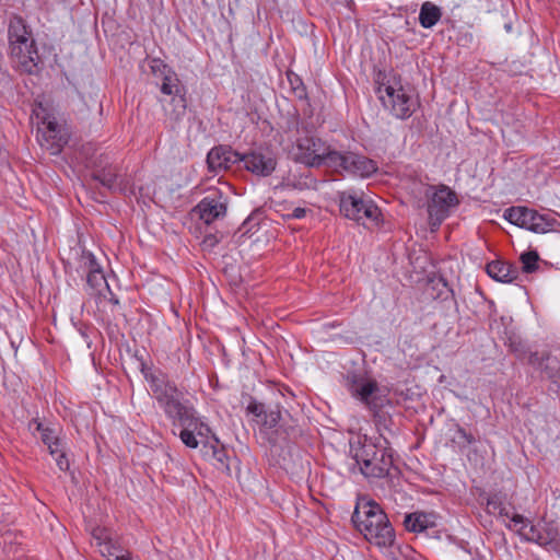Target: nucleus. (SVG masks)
I'll return each instance as SVG.
<instances>
[{"mask_svg": "<svg viewBox=\"0 0 560 560\" xmlns=\"http://www.w3.org/2000/svg\"><path fill=\"white\" fill-rule=\"evenodd\" d=\"M377 93L383 106L398 119L409 118L419 105L417 95L399 81L380 85Z\"/></svg>", "mask_w": 560, "mask_h": 560, "instance_id": "5", "label": "nucleus"}, {"mask_svg": "<svg viewBox=\"0 0 560 560\" xmlns=\"http://www.w3.org/2000/svg\"><path fill=\"white\" fill-rule=\"evenodd\" d=\"M523 264V271L526 273H532L538 268L539 256L536 250L525 252L520 257Z\"/></svg>", "mask_w": 560, "mask_h": 560, "instance_id": "31", "label": "nucleus"}, {"mask_svg": "<svg viewBox=\"0 0 560 560\" xmlns=\"http://www.w3.org/2000/svg\"><path fill=\"white\" fill-rule=\"evenodd\" d=\"M203 455L219 463L221 467L229 469V456L225 447L220 443L215 434L211 433L209 440L201 441Z\"/></svg>", "mask_w": 560, "mask_h": 560, "instance_id": "22", "label": "nucleus"}, {"mask_svg": "<svg viewBox=\"0 0 560 560\" xmlns=\"http://www.w3.org/2000/svg\"><path fill=\"white\" fill-rule=\"evenodd\" d=\"M329 160L331 161L330 168L355 176L369 177L377 170L374 161L353 152H340L335 150V153L329 156Z\"/></svg>", "mask_w": 560, "mask_h": 560, "instance_id": "13", "label": "nucleus"}, {"mask_svg": "<svg viewBox=\"0 0 560 560\" xmlns=\"http://www.w3.org/2000/svg\"><path fill=\"white\" fill-rule=\"evenodd\" d=\"M154 63L155 65L152 66L153 72L162 75V83L160 86L161 92L165 95L172 96L171 105L173 108L171 110L165 108V112L171 119L178 120L186 113L187 104L184 88L180 85L177 74L167 65L160 60H154Z\"/></svg>", "mask_w": 560, "mask_h": 560, "instance_id": "7", "label": "nucleus"}, {"mask_svg": "<svg viewBox=\"0 0 560 560\" xmlns=\"http://www.w3.org/2000/svg\"><path fill=\"white\" fill-rule=\"evenodd\" d=\"M247 171L259 176H269L276 168L277 162L271 156H266L260 152H249L242 154V161Z\"/></svg>", "mask_w": 560, "mask_h": 560, "instance_id": "16", "label": "nucleus"}, {"mask_svg": "<svg viewBox=\"0 0 560 560\" xmlns=\"http://www.w3.org/2000/svg\"><path fill=\"white\" fill-rule=\"evenodd\" d=\"M456 194L447 186L441 185L428 200V221L432 232L436 231L450 215L451 209L458 205Z\"/></svg>", "mask_w": 560, "mask_h": 560, "instance_id": "12", "label": "nucleus"}, {"mask_svg": "<svg viewBox=\"0 0 560 560\" xmlns=\"http://www.w3.org/2000/svg\"><path fill=\"white\" fill-rule=\"evenodd\" d=\"M452 441L456 443L460 450H463L474 444L476 442V439L472 434L468 433L463 427L457 424L455 429V436L453 438Z\"/></svg>", "mask_w": 560, "mask_h": 560, "instance_id": "30", "label": "nucleus"}, {"mask_svg": "<svg viewBox=\"0 0 560 560\" xmlns=\"http://www.w3.org/2000/svg\"><path fill=\"white\" fill-rule=\"evenodd\" d=\"M91 177L110 191H121L124 189L121 187V180L119 179L118 170L114 165L95 167L91 173Z\"/></svg>", "mask_w": 560, "mask_h": 560, "instance_id": "21", "label": "nucleus"}, {"mask_svg": "<svg viewBox=\"0 0 560 560\" xmlns=\"http://www.w3.org/2000/svg\"><path fill=\"white\" fill-rule=\"evenodd\" d=\"M116 560H131L130 553L125 552L116 556Z\"/></svg>", "mask_w": 560, "mask_h": 560, "instance_id": "40", "label": "nucleus"}, {"mask_svg": "<svg viewBox=\"0 0 560 560\" xmlns=\"http://www.w3.org/2000/svg\"><path fill=\"white\" fill-rule=\"evenodd\" d=\"M307 213V210L302 207H296L292 210V212L288 215L291 219H303Z\"/></svg>", "mask_w": 560, "mask_h": 560, "instance_id": "37", "label": "nucleus"}, {"mask_svg": "<svg viewBox=\"0 0 560 560\" xmlns=\"http://www.w3.org/2000/svg\"><path fill=\"white\" fill-rule=\"evenodd\" d=\"M526 207H510L504 210L503 218L510 223L523 228Z\"/></svg>", "mask_w": 560, "mask_h": 560, "instance_id": "29", "label": "nucleus"}, {"mask_svg": "<svg viewBox=\"0 0 560 560\" xmlns=\"http://www.w3.org/2000/svg\"><path fill=\"white\" fill-rule=\"evenodd\" d=\"M8 37L12 60L22 71L33 73L37 68L39 55L32 31L21 16L14 15L10 19Z\"/></svg>", "mask_w": 560, "mask_h": 560, "instance_id": "3", "label": "nucleus"}, {"mask_svg": "<svg viewBox=\"0 0 560 560\" xmlns=\"http://www.w3.org/2000/svg\"><path fill=\"white\" fill-rule=\"evenodd\" d=\"M259 219H260V213L259 212H255V213H252L242 224V228L241 230L244 232V233H248V232H252L254 229H256L258 225H259Z\"/></svg>", "mask_w": 560, "mask_h": 560, "instance_id": "34", "label": "nucleus"}, {"mask_svg": "<svg viewBox=\"0 0 560 560\" xmlns=\"http://www.w3.org/2000/svg\"><path fill=\"white\" fill-rule=\"evenodd\" d=\"M487 512L492 515L510 517V513L504 501L498 494L488 498Z\"/></svg>", "mask_w": 560, "mask_h": 560, "instance_id": "28", "label": "nucleus"}, {"mask_svg": "<svg viewBox=\"0 0 560 560\" xmlns=\"http://www.w3.org/2000/svg\"><path fill=\"white\" fill-rule=\"evenodd\" d=\"M242 161V154L229 145H217L207 154V164L210 172L228 171Z\"/></svg>", "mask_w": 560, "mask_h": 560, "instance_id": "15", "label": "nucleus"}, {"mask_svg": "<svg viewBox=\"0 0 560 560\" xmlns=\"http://www.w3.org/2000/svg\"><path fill=\"white\" fill-rule=\"evenodd\" d=\"M438 284H441L447 292H451L453 294V291L448 289L447 283L443 278L439 279Z\"/></svg>", "mask_w": 560, "mask_h": 560, "instance_id": "41", "label": "nucleus"}, {"mask_svg": "<svg viewBox=\"0 0 560 560\" xmlns=\"http://www.w3.org/2000/svg\"><path fill=\"white\" fill-rule=\"evenodd\" d=\"M228 209V197L220 190H212L205 196L194 208V212L206 224H211L218 219L224 218Z\"/></svg>", "mask_w": 560, "mask_h": 560, "instance_id": "14", "label": "nucleus"}, {"mask_svg": "<svg viewBox=\"0 0 560 560\" xmlns=\"http://www.w3.org/2000/svg\"><path fill=\"white\" fill-rule=\"evenodd\" d=\"M246 411L256 418V422L260 427V432L269 435V442L276 444L278 435H280V431L282 430V425L280 424V406H267L252 398L246 407Z\"/></svg>", "mask_w": 560, "mask_h": 560, "instance_id": "11", "label": "nucleus"}, {"mask_svg": "<svg viewBox=\"0 0 560 560\" xmlns=\"http://www.w3.org/2000/svg\"><path fill=\"white\" fill-rule=\"evenodd\" d=\"M486 270L490 278L503 283H511L520 276L516 265L503 260H493L487 264Z\"/></svg>", "mask_w": 560, "mask_h": 560, "instance_id": "20", "label": "nucleus"}, {"mask_svg": "<svg viewBox=\"0 0 560 560\" xmlns=\"http://www.w3.org/2000/svg\"><path fill=\"white\" fill-rule=\"evenodd\" d=\"M350 453L362 475L368 478H384L393 467L392 451L368 439L363 443L351 444Z\"/></svg>", "mask_w": 560, "mask_h": 560, "instance_id": "4", "label": "nucleus"}, {"mask_svg": "<svg viewBox=\"0 0 560 560\" xmlns=\"http://www.w3.org/2000/svg\"><path fill=\"white\" fill-rule=\"evenodd\" d=\"M349 392L352 397L360 400L380 422L386 417L381 415L384 406L389 404L387 395L383 393L377 383L372 380L354 378L349 386Z\"/></svg>", "mask_w": 560, "mask_h": 560, "instance_id": "9", "label": "nucleus"}, {"mask_svg": "<svg viewBox=\"0 0 560 560\" xmlns=\"http://www.w3.org/2000/svg\"><path fill=\"white\" fill-rule=\"evenodd\" d=\"M354 527L372 545L378 548H389L394 545L396 535L387 514L373 500H359L351 516Z\"/></svg>", "mask_w": 560, "mask_h": 560, "instance_id": "2", "label": "nucleus"}, {"mask_svg": "<svg viewBox=\"0 0 560 560\" xmlns=\"http://www.w3.org/2000/svg\"><path fill=\"white\" fill-rule=\"evenodd\" d=\"M86 289L91 295H103V291H109V284L103 268L86 275Z\"/></svg>", "mask_w": 560, "mask_h": 560, "instance_id": "24", "label": "nucleus"}, {"mask_svg": "<svg viewBox=\"0 0 560 560\" xmlns=\"http://www.w3.org/2000/svg\"><path fill=\"white\" fill-rule=\"evenodd\" d=\"M340 212L350 220L365 224V220L378 224L381 210L369 198L354 191H343L339 195Z\"/></svg>", "mask_w": 560, "mask_h": 560, "instance_id": "8", "label": "nucleus"}, {"mask_svg": "<svg viewBox=\"0 0 560 560\" xmlns=\"http://www.w3.org/2000/svg\"><path fill=\"white\" fill-rule=\"evenodd\" d=\"M558 221L549 213H539L534 209L526 207L524 223L522 229L534 233H547L556 228Z\"/></svg>", "mask_w": 560, "mask_h": 560, "instance_id": "17", "label": "nucleus"}, {"mask_svg": "<svg viewBox=\"0 0 560 560\" xmlns=\"http://www.w3.org/2000/svg\"><path fill=\"white\" fill-rule=\"evenodd\" d=\"M58 468L61 470V471H68L69 468H70V463H69V459L67 457V454L65 452V444H62L61 446L58 447V451L57 453H54V454H50Z\"/></svg>", "mask_w": 560, "mask_h": 560, "instance_id": "33", "label": "nucleus"}, {"mask_svg": "<svg viewBox=\"0 0 560 560\" xmlns=\"http://www.w3.org/2000/svg\"><path fill=\"white\" fill-rule=\"evenodd\" d=\"M141 373L149 385V393L173 427H180L178 438L186 447L197 448L209 440L210 427L205 423L183 390L162 370H151L142 364Z\"/></svg>", "mask_w": 560, "mask_h": 560, "instance_id": "1", "label": "nucleus"}, {"mask_svg": "<svg viewBox=\"0 0 560 560\" xmlns=\"http://www.w3.org/2000/svg\"><path fill=\"white\" fill-rule=\"evenodd\" d=\"M549 358H550V354H549V352H546V351L530 352V354L528 357V363L538 370L547 371L548 365L546 364V362L549 360Z\"/></svg>", "mask_w": 560, "mask_h": 560, "instance_id": "32", "label": "nucleus"}, {"mask_svg": "<svg viewBox=\"0 0 560 560\" xmlns=\"http://www.w3.org/2000/svg\"><path fill=\"white\" fill-rule=\"evenodd\" d=\"M511 28H512L511 24H505V30H506L508 32H510V31H511Z\"/></svg>", "mask_w": 560, "mask_h": 560, "instance_id": "42", "label": "nucleus"}, {"mask_svg": "<svg viewBox=\"0 0 560 560\" xmlns=\"http://www.w3.org/2000/svg\"><path fill=\"white\" fill-rule=\"evenodd\" d=\"M35 115L39 120V127L37 130V137H46L47 132L59 127L56 117L48 113L42 105H39L38 109L35 110Z\"/></svg>", "mask_w": 560, "mask_h": 560, "instance_id": "25", "label": "nucleus"}, {"mask_svg": "<svg viewBox=\"0 0 560 560\" xmlns=\"http://www.w3.org/2000/svg\"><path fill=\"white\" fill-rule=\"evenodd\" d=\"M406 549H407V553L405 555V557L415 560L413 557L417 555L416 551L410 547H407Z\"/></svg>", "mask_w": 560, "mask_h": 560, "instance_id": "39", "label": "nucleus"}, {"mask_svg": "<svg viewBox=\"0 0 560 560\" xmlns=\"http://www.w3.org/2000/svg\"><path fill=\"white\" fill-rule=\"evenodd\" d=\"M109 293V298H108V302L115 306L119 305L120 302H119V299L117 298V295H115L112 290L109 289V291H107Z\"/></svg>", "mask_w": 560, "mask_h": 560, "instance_id": "38", "label": "nucleus"}, {"mask_svg": "<svg viewBox=\"0 0 560 560\" xmlns=\"http://www.w3.org/2000/svg\"><path fill=\"white\" fill-rule=\"evenodd\" d=\"M28 430L32 434L39 433L40 441L47 446L49 454L57 453L58 447L65 444L55 427L45 424L38 419H32L28 422Z\"/></svg>", "mask_w": 560, "mask_h": 560, "instance_id": "18", "label": "nucleus"}, {"mask_svg": "<svg viewBox=\"0 0 560 560\" xmlns=\"http://www.w3.org/2000/svg\"><path fill=\"white\" fill-rule=\"evenodd\" d=\"M505 345L510 348L512 352L516 355L521 357L525 353V347L521 339L516 337H509L505 341Z\"/></svg>", "mask_w": 560, "mask_h": 560, "instance_id": "35", "label": "nucleus"}, {"mask_svg": "<svg viewBox=\"0 0 560 560\" xmlns=\"http://www.w3.org/2000/svg\"><path fill=\"white\" fill-rule=\"evenodd\" d=\"M439 515L434 512H413L405 516L404 525L408 532L424 533L438 526Z\"/></svg>", "mask_w": 560, "mask_h": 560, "instance_id": "19", "label": "nucleus"}, {"mask_svg": "<svg viewBox=\"0 0 560 560\" xmlns=\"http://www.w3.org/2000/svg\"><path fill=\"white\" fill-rule=\"evenodd\" d=\"M46 142L47 147L51 150L52 153H58L62 149V147L67 143V133L63 130L62 126H59L49 132H47L46 137H39Z\"/></svg>", "mask_w": 560, "mask_h": 560, "instance_id": "26", "label": "nucleus"}, {"mask_svg": "<svg viewBox=\"0 0 560 560\" xmlns=\"http://www.w3.org/2000/svg\"><path fill=\"white\" fill-rule=\"evenodd\" d=\"M289 80L299 97H303L306 95L305 88L298 75H294V80H292L291 77L289 75Z\"/></svg>", "mask_w": 560, "mask_h": 560, "instance_id": "36", "label": "nucleus"}, {"mask_svg": "<svg viewBox=\"0 0 560 560\" xmlns=\"http://www.w3.org/2000/svg\"><path fill=\"white\" fill-rule=\"evenodd\" d=\"M505 526L514 530L522 540L535 542L541 547L550 546L557 537V530L553 527L546 526L541 529L521 514H513Z\"/></svg>", "mask_w": 560, "mask_h": 560, "instance_id": "10", "label": "nucleus"}, {"mask_svg": "<svg viewBox=\"0 0 560 560\" xmlns=\"http://www.w3.org/2000/svg\"><path fill=\"white\" fill-rule=\"evenodd\" d=\"M332 153H335V149L314 136L299 137L290 151L293 161L307 167H330L329 156Z\"/></svg>", "mask_w": 560, "mask_h": 560, "instance_id": "6", "label": "nucleus"}, {"mask_svg": "<svg viewBox=\"0 0 560 560\" xmlns=\"http://www.w3.org/2000/svg\"><path fill=\"white\" fill-rule=\"evenodd\" d=\"M441 9L430 1L421 4L419 12V23L424 28L433 27L441 19Z\"/></svg>", "mask_w": 560, "mask_h": 560, "instance_id": "23", "label": "nucleus"}, {"mask_svg": "<svg viewBox=\"0 0 560 560\" xmlns=\"http://www.w3.org/2000/svg\"><path fill=\"white\" fill-rule=\"evenodd\" d=\"M101 268H102V266L96 260V257L94 256L93 253H91L89 250H82V253L79 257V266H78L79 272L89 275L92 271L94 272Z\"/></svg>", "mask_w": 560, "mask_h": 560, "instance_id": "27", "label": "nucleus"}]
</instances>
